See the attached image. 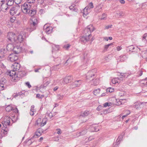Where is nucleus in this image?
<instances>
[{
	"instance_id": "obj_44",
	"label": "nucleus",
	"mask_w": 147,
	"mask_h": 147,
	"mask_svg": "<svg viewBox=\"0 0 147 147\" xmlns=\"http://www.w3.org/2000/svg\"><path fill=\"white\" fill-rule=\"evenodd\" d=\"M107 17V14L105 13H103L102 14V17L100 18L101 20H106Z\"/></svg>"
},
{
	"instance_id": "obj_21",
	"label": "nucleus",
	"mask_w": 147,
	"mask_h": 147,
	"mask_svg": "<svg viewBox=\"0 0 147 147\" xmlns=\"http://www.w3.org/2000/svg\"><path fill=\"white\" fill-rule=\"evenodd\" d=\"M90 11V8H89V7H88V6L86 7L83 10V14L84 16V17L86 16L89 13Z\"/></svg>"
},
{
	"instance_id": "obj_39",
	"label": "nucleus",
	"mask_w": 147,
	"mask_h": 147,
	"mask_svg": "<svg viewBox=\"0 0 147 147\" xmlns=\"http://www.w3.org/2000/svg\"><path fill=\"white\" fill-rule=\"evenodd\" d=\"M114 89L111 88H109L106 90V91L109 92H112L114 91Z\"/></svg>"
},
{
	"instance_id": "obj_51",
	"label": "nucleus",
	"mask_w": 147,
	"mask_h": 147,
	"mask_svg": "<svg viewBox=\"0 0 147 147\" xmlns=\"http://www.w3.org/2000/svg\"><path fill=\"white\" fill-rule=\"evenodd\" d=\"M124 112L125 113H126V114L128 116L130 113V112L129 110H124Z\"/></svg>"
},
{
	"instance_id": "obj_18",
	"label": "nucleus",
	"mask_w": 147,
	"mask_h": 147,
	"mask_svg": "<svg viewBox=\"0 0 147 147\" xmlns=\"http://www.w3.org/2000/svg\"><path fill=\"white\" fill-rule=\"evenodd\" d=\"M22 48L21 47H20L18 45L13 47V51L15 54H18L22 51Z\"/></svg>"
},
{
	"instance_id": "obj_62",
	"label": "nucleus",
	"mask_w": 147,
	"mask_h": 147,
	"mask_svg": "<svg viewBox=\"0 0 147 147\" xmlns=\"http://www.w3.org/2000/svg\"><path fill=\"white\" fill-rule=\"evenodd\" d=\"M125 135V133L124 132L122 133L120 136L118 137V138H123Z\"/></svg>"
},
{
	"instance_id": "obj_1",
	"label": "nucleus",
	"mask_w": 147,
	"mask_h": 147,
	"mask_svg": "<svg viewBox=\"0 0 147 147\" xmlns=\"http://www.w3.org/2000/svg\"><path fill=\"white\" fill-rule=\"evenodd\" d=\"M94 30L95 28L92 25L88 26L84 31V34L85 36L80 38V41L82 44H84L89 41L92 36L91 33Z\"/></svg>"
},
{
	"instance_id": "obj_32",
	"label": "nucleus",
	"mask_w": 147,
	"mask_h": 147,
	"mask_svg": "<svg viewBox=\"0 0 147 147\" xmlns=\"http://www.w3.org/2000/svg\"><path fill=\"white\" fill-rule=\"evenodd\" d=\"M142 40L145 43L147 42V33H145L144 34Z\"/></svg>"
},
{
	"instance_id": "obj_37",
	"label": "nucleus",
	"mask_w": 147,
	"mask_h": 147,
	"mask_svg": "<svg viewBox=\"0 0 147 147\" xmlns=\"http://www.w3.org/2000/svg\"><path fill=\"white\" fill-rule=\"evenodd\" d=\"M116 101L117 103L116 104L118 105H119L122 104V100H121V99H116Z\"/></svg>"
},
{
	"instance_id": "obj_43",
	"label": "nucleus",
	"mask_w": 147,
	"mask_h": 147,
	"mask_svg": "<svg viewBox=\"0 0 147 147\" xmlns=\"http://www.w3.org/2000/svg\"><path fill=\"white\" fill-rule=\"evenodd\" d=\"M9 0H0V5L1 6L2 4L4 3L7 2Z\"/></svg>"
},
{
	"instance_id": "obj_48",
	"label": "nucleus",
	"mask_w": 147,
	"mask_h": 147,
	"mask_svg": "<svg viewBox=\"0 0 147 147\" xmlns=\"http://www.w3.org/2000/svg\"><path fill=\"white\" fill-rule=\"evenodd\" d=\"M16 18L15 17H13L12 18H11L10 19V22L12 23L14 22L16 20Z\"/></svg>"
},
{
	"instance_id": "obj_27",
	"label": "nucleus",
	"mask_w": 147,
	"mask_h": 147,
	"mask_svg": "<svg viewBox=\"0 0 147 147\" xmlns=\"http://www.w3.org/2000/svg\"><path fill=\"white\" fill-rule=\"evenodd\" d=\"M28 13L29 15L30 16L32 17H33V16L36 14V11L34 9H30V11L28 12Z\"/></svg>"
},
{
	"instance_id": "obj_14",
	"label": "nucleus",
	"mask_w": 147,
	"mask_h": 147,
	"mask_svg": "<svg viewBox=\"0 0 147 147\" xmlns=\"http://www.w3.org/2000/svg\"><path fill=\"white\" fill-rule=\"evenodd\" d=\"M140 48H138L137 47L135 46L134 45H131L129 46L128 47L127 49V51H128L130 52H133V50L134 49H137V50H140V51H142V46H140Z\"/></svg>"
},
{
	"instance_id": "obj_56",
	"label": "nucleus",
	"mask_w": 147,
	"mask_h": 147,
	"mask_svg": "<svg viewBox=\"0 0 147 147\" xmlns=\"http://www.w3.org/2000/svg\"><path fill=\"white\" fill-rule=\"evenodd\" d=\"M70 45L69 44H68L67 45H65L63 47L66 49H68L70 47Z\"/></svg>"
},
{
	"instance_id": "obj_8",
	"label": "nucleus",
	"mask_w": 147,
	"mask_h": 147,
	"mask_svg": "<svg viewBox=\"0 0 147 147\" xmlns=\"http://www.w3.org/2000/svg\"><path fill=\"white\" fill-rule=\"evenodd\" d=\"M97 69L94 68L91 70L89 71L86 74V79L89 80H92L94 78L95 74L97 72Z\"/></svg>"
},
{
	"instance_id": "obj_64",
	"label": "nucleus",
	"mask_w": 147,
	"mask_h": 147,
	"mask_svg": "<svg viewBox=\"0 0 147 147\" xmlns=\"http://www.w3.org/2000/svg\"><path fill=\"white\" fill-rule=\"evenodd\" d=\"M122 47L121 46H118L117 47V49L118 51H119L121 50Z\"/></svg>"
},
{
	"instance_id": "obj_45",
	"label": "nucleus",
	"mask_w": 147,
	"mask_h": 147,
	"mask_svg": "<svg viewBox=\"0 0 147 147\" xmlns=\"http://www.w3.org/2000/svg\"><path fill=\"white\" fill-rule=\"evenodd\" d=\"M35 0H27L26 2L30 4L35 3Z\"/></svg>"
},
{
	"instance_id": "obj_7",
	"label": "nucleus",
	"mask_w": 147,
	"mask_h": 147,
	"mask_svg": "<svg viewBox=\"0 0 147 147\" xmlns=\"http://www.w3.org/2000/svg\"><path fill=\"white\" fill-rule=\"evenodd\" d=\"M7 74V75L12 77L11 81L15 82H17L18 79L17 76L16 75V73L15 71L12 69L11 71L8 70Z\"/></svg>"
},
{
	"instance_id": "obj_28",
	"label": "nucleus",
	"mask_w": 147,
	"mask_h": 147,
	"mask_svg": "<svg viewBox=\"0 0 147 147\" xmlns=\"http://www.w3.org/2000/svg\"><path fill=\"white\" fill-rule=\"evenodd\" d=\"M25 73L24 71H18V73L17 75V77H18V76H19V77H22L25 76Z\"/></svg>"
},
{
	"instance_id": "obj_59",
	"label": "nucleus",
	"mask_w": 147,
	"mask_h": 147,
	"mask_svg": "<svg viewBox=\"0 0 147 147\" xmlns=\"http://www.w3.org/2000/svg\"><path fill=\"white\" fill-rule=\"evenodd\" d=\"M109 59L107 57H105L104 59V61L105 62H107L109 61Z\"/></svg>"
},
{
	"instance_id": "obj_23",
	"label": "nucleus",
	"mask_w": 147,
	"mask_h": 147,
	"mask_svg": "<svg viewBox=\"0 0 147 147\" xmlns=\"http://www.w3.org/2000/svg\"><path fill=\"white\" fill-rule=\"evenodd\" d=\"M103 7L102 5L99 4L96 7L95 9V11L97 13H99L101 11L102 8Z\"/></svg>"
},
{
	"instance_id": "obj_22",
	"label": "nucleus",
	"mask_w": 147,
	"mask_h": 147,
	"mask_svg": "<svg viewBox=\"0 0 147 147\" xmlns=\"http://www.w3.org/2000/svg\"><path fill=\"white\" fill-rule=\"evenodd\" d=\"M144 102L141 103L140 102H135L133 105V107L135 108L136 109H138L141 107V105Z\"/></svg>"
},
{
	"instance_id": "obj_12",
	"label": "nucleus",
	"mask_w": 147,
	"mask_h": 147,
	"mask_svg": "<svg viewBox=\"0 0 147 147\" xmlns=\"http://www.w3.org/2000/svg\"><path fill=\"white\" fill-rule=\"evenodd\" d=\"M7 80L3 78L0 80V90H3L5 89L4 85L6 83Z\"/></svg>"
},
{
	"instance_id": "obj_46",
	"label": "nucleus",
	"mask_w": 147,
	"mask_h": 147,
	"mask_svg": "<svg viewBox=\"0 0 147 147\" xmlns=\"http://www.w3.org/2000/svg\"><path fill=\"white\" fill-rule=\"evenodd\" d=\"M113 45L112 43H110V44H108L107 45H105L104 47V49L105 50H107L109 47V46L112 45Z\"/></svg>"
},
{
	"instance_id": "obj_30",
	"label": "nucleus",
	"mask_w": 147,
	"mask_h": 147,
	"mask_svg": "<svg viewBox=\"0 0 147 147\" xmlns=\"http://www.w3.org/2000/svg\"><path fill=\"white\" fill-rule=\"evenodd\" d=\"M127 57L124 55H121L119 57L120 61H123L127 59Z\"/></svg>"
},
{
	"instance_id": "obj_41",
	"label": "nucleus",
	"mask_w": 147,
	"mask_h": 147,
	"mask_svg": "<svg viewBox=\"0 0 147 147\" xmlns=\"http://www.w3.org/2000/svg\"><path fill=\"white\" fill-rule=\"evenodd\" d=\"M46 121L45 119H43L42 122L41 124L40 125L41 127H42L44 126L46 124Z\"/></svg>"
},
{
	"instance_id": "obj_42",
	"label": "nucleus",
	"mask_w": 147,
	"mask_h": 147,
	"mask_svg": "<svg viewBox=\"0 0 147 147\" xmlns=\"http://www.w3.org/2000/svg\"><path fill=\"white\" fill-rule=\"evenodd\" d=\"M99 83V80L98 79H96L94 81V86L97 85Z\"/></svg>"
},
{
	"instance_id": "obj_31",
	"label": "nucleus",
	"mask_w": 147,
	"mask_h": 147,
	"mask_svg": "<svg viewBox=\"0 0 147 147\" xmlns=\"http://www.w3.org/2000/svg\"><path fill=\"white\" fill-rule=\"evenodd\" d=\"M130 74L129 73H120V75L122 76V78L123 79V78H127L128 77L129 75H130Z\"/></svg>"
},
{
	"instance_id": "obj_38",
	"label": "nucleus",
	"mask_w": 147,
	"mask_h": 147,
	"mask_svg": "<svg viewBox=\"0 0 147 147\" xmlns=\"http://www.w3.org/2000/svg\"><path fill=\"white\" fill-rule=\"evenodd\" d=\"M44 95H40L39 94H36V98L38 99H42L44 97Z\"/></svg>"
},
{
	"instance_id": "obj_52",
	"label": "nucleus",
	"mask_w": 147,
	"mask_h": 147,
	"mask_svg": "<svg viewBox=\"0 0 147 147\" xmlns=\"http://www.w3.org/2000/svg\"><path fill=\"white\" fill-rule=\"evenodd\" d=\"M112 26H113V25L112 24L107 26H105V29H108L109 28H112Z\"/></svg>"
},
{
	"instance_id": "obj_35",
	"label": "nucleus",
	"mask_w": 147,
	"mask_h": 147,
	"mask_svg": "<svg viewBox=\"0 0 147 147\" xmlns=\"http://www.w3.org/2000/svg\"><path fill=\"white\" fill-rule=\"evenodd\" d=\"M86 132H87L86 131V130H84V131H82L81 132H80L77 135V137H79L81 135H83L86 134Z\"/></svg>"
},
{
	"instance_id": "obj_63",
	"label": "nucleus",
	"mask_w": 147,
	"mask_h": 147,
	"mask_svg": "<svg viewBox=\"0 0 147 147\" xmlns=\"http://www.w3.org/2000/svg\"><path fill=\"white\" fill-rule=\"evenodd\" d=\"M26 85L29 88H30L31 87V85L30 84L29 82H26Z\"/></svg>"
},
{
	"instance_id": "obj_61",
	"label": "nucleus",
	"mask_w": 147,
	"mask_h": 147,
	"mask_svg": "<svg viewBox=\"0 0 147 147\" xmlns=\"http://www.w3.org/2000/svg\"><path fill=\"white\" fill-rule=\"evenodd\" d=\"M36 131L38 132V133H39L40 134H41V133L42 132V131L41 128H39Z\"/></svg>"
},
{
	"instance_id": "obj_34",
	"label": "nucleus",
	"mask_w": 147,
	"mask_h": 147,
	"mask_svg": "<svg viewBox=\"0 0 147 147\" xmlns=\"http://www.w3.org/2000/svg\"><path fill=\"white\" fill-rule=\"evenodd\" d=\"M89 111H85L82 114L80 115V117L82 116L83 117H84L85 116H86L88 115L89 114Z\"/></svg>"
},
{
	"instance_id": "obj_29",
	"label": "nucleus",
	"mask_w": 147,
	"mask_h": 147,
	"mask_svg": "<svg viewBox=\"0 0 147 147\" xmlns=\"http://www.w3.org/2000/svg\"><path fill=\"white\" fill-rule=\"evenodd\" d=\"M64 95L65 94L64 93H63V94H58L57 95V98L60 100H62L64 97Z\"/></svg>"
},
{
	"instance_id": "obj_11",
	"label": "nucleus",
	"mask_w": 147,
	"mask_h": 147,
	"mask_svg": "<svg viewBox=\"0 0 147 147\" xmlns=\"http://www.w3.org/2000/svg\"><path fill=\"white\" fill-rule=\"evenodd\" d=\"M15 34L11 32L8 33L7 37L8 40L11 42H14L15 40Z\"/></svg>"
},
{
	"instance_id": "obj_16",
	"label": "nucleus",
	"mask_w": 147,
	"mask_h": 147,
	"mask_svg": "<svg viewBox=\"0 0 147 147\" xmlns=\"http://www.w3.org/2000/svg\"><path fill=\"white\" fill-rule=\"evenodd\" d=\"M123 80L122 77H120L119 78H114L112 79V82L113 84L118 85L120 83L121 81Z\"/></svg>"
},
{
	"instance_id": "obj_15",
	"label": "nucleus",
	"mask_w": 147,
	"mask_h": 147,
	"mask_svg": "<svg viewBox=\"0 0 147 147\" xmlns=\"http://www.w3.org/2000/svg\"><path fill=\"white\" fill-rule=\"evenodd\" d=\"M8 58L9 60L13 62L18 60V57L15 54H11L9 55Z\"/></svg>"
},
{
	"instance_id": "obj_55",
	"label": "nucleus",
	"mask_w": 147,
	"mask_h": 147,
	"mask_svg": "<svg viewBox=\"0 0 147 147\" xmlns=\"http://www.w3.org/2000/svg\"><path fill=\"white\" fill-rule=\"evenodd\" d=\"M28 142L27 144V145H30L32 143V142L31 140V139L30 138L28 139Z\"/></svg>"
},
{
	"instance_id": "obj_19",
	"label": "nucleus",
	"mask_w": 147,
	"mask_h": 147,
	"mask_svg": "<svg viewBox=\"0 0 147 147\" xmlns=\"http://www.w3.org/2000/svg\"><path fill=\"white\" fill-rule=\"evenodd\" d=\"M82 83V81L80 80L75 81L73 83L72 85L73 86V88L78 87L81 85Z\"/></svg>"
},
{
	"instance_id": "obj_17",
	"label": "nucleus",
	"mask_w": 147,
	"mask_h": 147,
	"mask_svg": "<svg viewBox=\"0 0 147 147\" xmlns=\"http://www.w3.org/2000/svg\"><path fill=\"white\" fill-rule=\"evenodd\" d=\"M20 67V64L18 63H15L12 64L11 68L12 69L15 71H17L19 69Z\"/></svg>"
},
{
	"instance_id": "obj_10",
	"label": "nucleus",
	"mask_w": 147,
	"mask_h": 147,
	"mask_svg": "<svg viewBox=\"0 0 147 147\" xmlns=\"http://www.w3.org/2000/svg\"><path fill=\"white\" fill-rule=\"evenodd\" d=\"M10 6L8 5L7 2L6 3H4L2 5V4L1 6L0 7V8L1 10L5 12H6L8 10H9L10 9Z\"/></svg>"
},
{
	"instance_id": "obj_2",
	"label": "nucleus",
	"mask_w": 147,
	"mask_h": 147,
	"mask_svg": "<svg viewBox=\"0 0 147 147\" xmlns=\"http://www.w3.org/2000/svg\"><path fill=\"white\" fill-rule=\"evenodd\" d=\"M38 22V19L37 17H32L30 21V28L26 27L24 28L27 31L30 32L36 29Z\"/></svg>"
},
{
	"instance_id": "obj_6",
	"label": "nucleus",
	"mask_w": 147,
	"mask_h": 147,
	"mask_svg": "<svg viewBox=\"0 0 147 147\" xmlns=\"http://www.w3.org/2000/svg\"><path fill=\"white\" fill-rule=\"evenodd\" d=\"M24 31L21 32V34H19L18 36L16 38H15L16 40H15L14 42H17V43L19 42L21 43L23 39V37L24 36L25 37H26V34L28 32L24 28Z\"/></svg>"
},
{
	"instance_id": "obj_26",
	"label": "nucleus",
	"mask_w": 147,
	"mask_h": 147,
	"mask_svg": "<svg viewBox=\"0 0 147 147\" xmlns=\"http://www.w3.org/2000/svg\"><path fill=\"white\" fill-rule=\"evenodd\" d=\"M13 47L12 45L9 44L7 46L6 49L8 51H13Z\"/></svg>"
},
{
	"instance_id": "obj_36",
	"label": "nucleus",
	"mask_w": 147,
	"mask_h": 147,
	"mask_svg": "<svg viewBox=\"0 0 147 147\" xmlns=\"http://www.w3.org/2000/svg\"><path fill=\"white\" fill-rule=\"evenodd\" d=\"M100 89H98L94 91V94L95 95H97L100 92Z\"/></svg>"
},
{
	"instance_id": "obj_25",
	"label": "nucleus",
	"mask_w": 147,
	"mask_h": 147,
	"mask_svg": "<svg viewBox=\"0 0 147 147\" xmlns=\"http://www.w3.org/2000/svg\"><path fill=\"white\" fill-rule=\"evenodd\" d=\"M121 141V138H117L116 140H115L113 145L115 146L119 145Z\"/></svg>"
},
{
	"instance_id": "obj_3",
	"label": "nucleus",
	"mask_w": 147,
	"mask_h": 147,
	"mask_svg": "<svg viewBox=\"0 0 147 147\" xmlns=\"http://www.w3.org/2000/svg\"><path fill=\"white\" fill-rule=\"evenodd\" d=\"M12 118H11L9 117H6L7 119L6 121H4L2 122L3 125V133L5 135L7 134L9 131L7 127V126H9L10 125V121L11 119L13 123L15 122L16 120V118L14 119V118L16 117L15 115H14L13 117H12Z\"/></svg>"
},
{
	"instance_id": "obj_4",
	"label": "nucleus",
	"mask_w": 147,
	"mask_h": 147,
	"mask_svg": "<svg viewBox=\"0 0 147 147\" xmlns=\"http://www.w3.org/2000/svg\"><path fill=\"white\" fill-rule=\"evenodd\" d=\"M31 5L29 3L26 2L23 4L21 7V9L23 13L28 14V12L30 11Z\"/></svg>"
},
{
	"instance_id": "obj_60",
	"label": "nucleus",
	"mask_w": 147,
	"mask_h": 147,
	"mask_svg": "<svg viewBox=\"0 0 147 147\" xmlns=\"http://www.w3.org/2000/svg\"><path fill=\"white\" fill-rule=\"evenodd\" d=\"M94 129L95 131L97 132L99 130V127L98 126L94 127Z\"/></svg>"
},
{
	"instance_id": "obj_50",
	"label": "nucleus",
	"mask_w": 147,
	"mask_h": 147,
	"mask_svg": "<svg viewBox=\"0 0 147 147\" xmlns=\"http://www.w3.org/2000/svg\"><path fill=\"white\" fill-rule=\"evenodd\" d=\"M88 7L89 8H90V10L91 8H93L94 6L93 3L92 2H90L89 3Z\"/></svg>"
},
{
	"instance_id": "obj_33",
	"label": "nucleus",
	"mask_w": 147,
	"mask_h": 147,
	"mask_svg": "<svg viewBox=\"0 0 147 147\" xmlns=\"http://www.w3.org/2000/svg\"><path fill=\"white\" fill-rule=\"evenodd\" d=\"M13 109L10 105H9L6 108L5 110L6 111L8 112L13 110Z\"/></svg>"
},
{
	"instance_id": "obj_47",
	"label": "nucleus",
	"mask_w": 147,
	"mask_h": 147,
	"mask_svg": "<svg viewBox=\"0 0 147 147\" xmlns=\"http://www.w3.org/2000/svg\"><path fill=\"white\" fill-rule=\"evenodd\" d=\"M47 115L49 116L50 118L53 117V115L51 112H47L46 113Z\"/></svg>"
},
{
	"instance_id": "obj_58",
	"label": "nucleus",
	"mask_w": 147,
	"mask_h": 147,
	"mask_svg": "<svg viewBox=\"0 0 147 147\" xmlns=\"http://www.w3.org/2000/svg\"><path fill=\"white\" fill-rule=\"evenodd\" d=\"M69 8L71 10H72L74 11L76 10L75 8H74V7L72 5L69 7Z\"/></svg>"
},
{
	"instance_id": "obj_57",
	"label": "nucleus",
	"mask_w": 147,
	"mask_h": 147,
	"mask_svg": "<svg viewBox=\"0 0 147 147\" xmlns=\"http://www.w3.org/2000/svg\"><path fill=\"white\" fill-rule=\"evenodd\" d=\"M18 94V96H19L20 97H21L22 98V96H23V93L21 92H19L18 93H17Z\"/></svg>"
},
{
	"instance_id": "obj_9",
	"label": "nucleus",
	"mask_w": 147,
	"mask_h": 147,
	"mask_svg": "<svg viewBox=\"0 0 147 147\" xmlns=\"http://www.w3.org/2000/svg\"><path fill=\"white\" fill-rule=\"evenodd\" d=\"M73 77L71 76H66L64 78L63 80L61 81V84L62 85L64 84H67L69 83L71 81V80L72 79Z\"/></svg>"
},
{
	"instance_id": "obj_53",
	"label": "nucleus",
	"mask_w": 147,
	"mask_h": 147,
	"mask_svg": "<svg viewBox=\"0 0 147 147\" xmlns=\"http://www.w3.org/2000/svg\"><path fill=\"white\" fill-rule=\"evenodd\" d=\"M91 140H89V138H85V142H83L82 143L84 144H86L87 142Z\"/></svg>"
},
{
	"instance_id": "obj_5",
	"label": "nucleus",
	"mask_w": 147,
	"mask_h": 147,
	"mask_svg": "<svg viewBox=\"0 0 147 147\" xmlns=\"http://www.w3.org/2000/svg\"><path fill=\"white\" fill-rule=\"evenodd\" d=\"M10 13L11 15H15L16 16H19L20 14V7L19 6H16L10 8L9 9Z\"/></svg>"
},
{
	"instance_id": "obj_20",
	"label": "nucleus",
	"mask_w": 147,
	"mask_h": 147,
	"mask_svg": "<svg viewBox=\"0 0 147 147\" xmlns=\"http://www.w3.org/2000/svg\"><path fill=\"white\" fill-rule=\"evenodd\" d=\"M8 51L6 48H2L0 50V53L2 55L3 58L7 54Z\"/></svg>"
},
{
	"instance_id": "obj_24",
	"label": "nucleus",
	"mask_w": 147,
	"mask_h": 147,
	"mask_svg": "<svg viewBox=\"0 0 147 147\" xmlns=\"http://www.w3.org/2000/svg\"><path fill=\"white\" fill-rule=\"evenodd\" d=\"M61 66V64H58L53 66L51 69V70H58Z\"/></svg>"
},
{
	"instance_id": "obj_54",
	"label": "nucleus",
	"mask_w": 147,
	"mask_h": 147,
	"mask_svg": "<svg viewBox=\"0 0 147 147\" xmlns=\"http://www.w3.org/2000/svg\"><path fill=\"white\" fill-rule=\"evenodd\" d=\"M111 103H110V104H109L108 102H106L104 104V107H105L107 106H109L111 105Z\"/></svg>"
},
{
	"instance_id": "obj_40",
	"label": "nucleus",
	"mask_w": 147,
	"mask_h": 147,
	"mask_svg": "<svg viewBox=\"0 0 147 147\" xmlns=\"http://www.w3.org/2000/svg\"><path fill=\"white\" fill-rule=\"evenodd\" d=\"M41 135V134L39 133H38V132L36 131L35 133V135L33 137V138H36V137H38Z\"/></svg>"
},
{
	"instance_id": "obj_13",
	"label": "nucleus",
	"mask_w": 147,
	"mask_h": 147,
	"mask_svg": "<svg viewBox=\"0 0 147 147\" xmlns=\"http://www.w3.org/2000/svg\"><path fill=\"white\" fill-rule=\"evenodd\" d=\"M53 29L52 27L48 26L47 24H45L43 27L44 30L48 34L51 33Z\"/></svg>"
},
{
	"instance_id": "obj_49",
	"label": "nucleus",
	"mask_w": 147,
	"mask_h": 147,
	"mask_svg": "<svg viewBox=\"0 0 147 147\" xmlns=\"http://www.w3.org/2000/svg\"><path fill=\"white\" fill-rule=\"evenodd\" d=\"M15 3L17 4H20L22 2V0H14Z\"/></svg>"
}]
</instances>
